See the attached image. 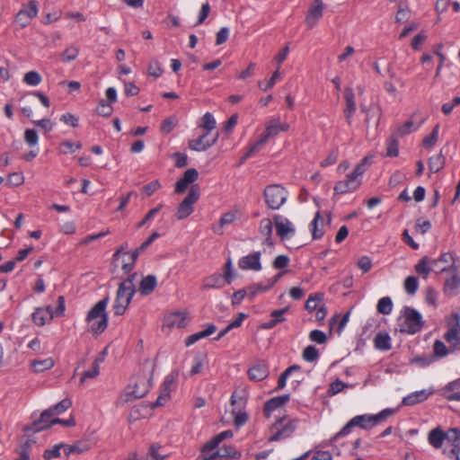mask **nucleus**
Wrapping results in <instances>:
<instances>
[{"mask_svg":"<svg viewBox=\"0 0 460 460\" xmlns=\"http://www.w3.org/2000/svg\"><path fill=\"white\" fill-rule=\"evenodd\" d=\"M60 121L73 128L78 127L79 118L70 112H66L60 117Z\"/></svg>","mask_w":460,"mask_h":460,"instance_id":"nucleus-63","label":"nucleus"},{"mask_svg":"<svg viewBox=\"0 0 460 460\" xmlns=\"http://www.w3.org/2000/svg\"><path fill=\"white\" fill-rule=\"evenodd\" d=\"M143 365H144V367H149L151 368L149 377L146 378V376H137L132 380L133 388H132V390L128 391V393H127V399H126L127 402L142 398L149 391V388L151 386V383L153 380V373L155 370V364L153 362H151L149 359H146Z\"/></svg>","mask_w":460,"mask_h":460,"instance_id":"nucleus-2","label":"nucleus"},{"mask_svg":"<svg viewBox=\"0 0 460 460\" xmlns=\"http://www.w3.org/2000/svg\"><path fill=\"white\" fill-rule=\"evenodd\" d=\"M429 169L431 172H438L446 164V158L442 152L431 156L428 162Z\"/></svg>","mask_w":460,"mask_h":460,"instance_id":"nucleus-30","label":"nucleus"},{"mask_svg":"<svg viewBox=\"0 0 460 460\" xmlns=\"http://www.w3.org/2000/svg\"><path fill=\"white\" fill-rule=\"evenodd\" d=\"M35 443L34 440L26 439L19 447V458L15 460H30V448Z\"/></svg>","mask_w":460,"mask_h":460,"instance_id":"nucleus-44","label":"nucleus"},{"mask_svg":"<svg viewBox=\"0 0 460 460\" xmlns=\"http://www.w3.org/2000/svg\"><path fill=\"white\" fill-rule=\"evenodd\" d=\"M24 177L21 172H13L8 175L6 184L11 187H17L23 183Z\"/></svg>","mask_w":460,"mask_h":460,"instance_id":"nucleus-59","label":"nucleus"},{"mask_svg":"<svg viewBox=\"0 0 460 460\" xmlns=\"http://www.w3.org/2000/svg\"><path fill=\"white\" fill-rule=\"evenodd\" d=\"M61 448H63V443L57 444L52 448L46 449L43 453V458L45 460H50L52 458L59 457Z\"/></svg>","mask_w":460,"mask_h":460,"instance_id":"nucleus-58","label":"nucleus"},{"mask_svg":"<svg viewBox=\"0 0 460 460\" xmlns=\"http://www.w3.org/2000/svg\"><path fill=\"white\" fill-rule=\"evenodd\" d=\"M79 54V48L76 46H70L66 48L61 54V60L65 63L75 60Z\"/></svg>","mask_w":460,"mask_h":460,"instance_id":"nucleus-41","label":"nucleus"},{"mask_svg":"<svg viewBox=\"0 0 460 460\" xmlns=\"http://www.w3.org/2000/svg\"><path fill=\"white\" fill-rule=\"evenodd\" d=\"M235 220V215L233 212H226L219 219V226L213 227L214 233L223 234V226L232 224Z\"/></svg>","mask_w":460,"mask_h":460,"instance_id":"nucleus-36","label":"nucleus"},{"mask_svg":"<svg viewBox=\"0 0 460 460\" xmlns=\"http://www.w3.org/2000/svg\"><path fill=\"white\" fill-rule=\"evenodd\" d=\"M208 134L205 133L197 139H190L188 142L189 148L194 151H205L210 146H214L218 138L219 134L217 133L216 136L211 140H206Z\"/></svg>","mask_w":460,"mask_h":460,"instance_id":"nucleus-16","label":"nucleus"},{"mask_svg":"<svg viewBox=\"0 0 460 460\" xmlns=\"http://www.w3.org/2000/svg\"><path fill=\"white\" fill-rule=\"evenodd\" d=\"M110 298L108 296L96 303L86 315V322L90 325L93 335L98 336L102 333L108 326V314L106 307Z\"/></svg>","mask_w":460,"mask_h":460,"instance_id":"nucleus-1","label":"nucleus"},{"mask_svg":"<svg viewBox=\"0 0 460 460\" xmlns=\"http://www.w3.org/2000/svg\"><path fill=\"white\" fill-rule=\"evenodd\" d=\"M60 147H61V152L63 154H68V153H73L75 151V149H76V150L81 149L82 144H81V142L73 143L71 141L66 140L60 144Z\"/></svg>","mask_w":460,"mask_h":460,"instance_id":"nucleus-60","label":"nucleus"},{"mask_svg":"<svg viewBox=\"0 0 460 460\" xmlns=\"http://www.w3.org/2000/svg\"><path fill=\"white\" fill-rule=\"evenodd\" d=\"M64 453L66 456H69L71 454H82L89 449V447L86 444L82 442H76L74 445H66L63 443Z\"/></svg>","mask_w":460,"mask_h":460,"instance_id":"nucleus-35","label":"nucleus"},{"mask_svg":"<svg viewBox=\"0 0 460 460\" xmlns=\"http://www.w3.org/2000/svg\"><path fill=\"white\" fill-rule=\"evenodd\" d=\"M447 439L452 442V447L460 451V429L457 428L450 429L447 432Z\"/></svg>","mask_w":460,"mask_h":460,"instance_id":"nucleus-49","label":"nucleus"},{"mask_svg":"<svg viewBox=\"0 0 460 460\" xmlns=\"http://www.w3.org/2000/svg\"><path fill=\"white\" fill-rule=\"evenodd\" d=\"M21 12H24L25 15L30 19H32L37 16L39 11V4L35 0H31L28 5H23L20 10Z\"/></svg>","mask_w":460,"mask_h":460,"instance_id":"nucleus-46","label":"nucleus"},{"mask_svg":"<svg viewBox=\"0 0 460 460\" xmlns=\"http://www.w3.org/2000/svg\"><path fill=\"white\" fill-rule=\"evenodd\" d=\"M277 234L284 239L288 234L295 232L294 227L291 226V223L288 218L283 217L280 215H275L273 217Z\"/></svg>","mask_w":460,"mask_h":460,"instance_id":"nucleus-17","label":"nucleus"},{"mask_svg":"<svg viewBox=\"0 0 460 460\" xmlns=\"http://www.w3.org/2000/svg\"><path fill=\"white\" fill-rule=\"evenodd\" d=\"M31 316L34 323L39 326H43L47 322H49L48 314L42 308H37Z\"/></svg>","mask_w":460,"mask_h":460,"instance_id":"nucleus-53","label":"nucleus"},{"mask_svg":"<svg viewBox=\"0 0 460 460\" xmlns=\"http://www.w3.org/2000/svg\"><path fill=\"white\" fill-rule=\"evenodd\" d=\"M240 457V451L235 450L232 446L224 445L222 447L218 448L217 452H213L206 460H215L217 458L238 459Z\"/></svg>","mask_w":460,"mask_h":460,"instance_id":"nucleus-20","label":"nucleus"},{"mask_svg":"<svg viewBox=\"0 0 460 460\" xmlns=\"http://www.w3.org/2000/svg\"><path fill=\"white\" fill-rule=\"evenodd\" d=\"M376 310L379 314H389L393 310V301L389 296H384L377 302Z\"/></svg>","mask_w":460,"mask_h":460,"instance_id":"nucleus-37","label":"nucleus"},{"mask_svg":"<svg viewBox=\"0 0 460 460\" xmlns=\"http://www.w3.org/2000/svg\"><path fill=\"white\" fill-rule=\"evenodd\" d=\"M363 417H354L352 418L336 435L333 437V439L336 440L341 437L347 436L351 432V429L356 427L357 424H359V421L362 420Z\"/></svg>","mask_w":460,"mask_h":460,"instance_id":"nucleus-38","label":"nucleus"},{"mask_svg":"<svg viewBox=\"0 0 460 460\" xmlns=\"http://www.w3.org/2000/svg\"><path fill=\"white\" fill-rule=\"evenodd\" d=\"M279 127V119H272L270 120L265 128V132L263 133L264 136H267V138L269 139L271 137H274L278 135L280 132Z\"/></svg>","mask_w":460,"mask_h":460,"instance_id":"nucleus-47","label":"nucleus"},{"mask_svg":"<svg viewBox=\"0 0 460 460\" xmlns=\"http://www.w3.org/2000/svg\"><path fill=\"white\" fill-rule=\"evenodd\" d=\"M287 190L280 184L266 186L263 191L265 203L270 209H279L288 199Z\"/></svg>","mask_w":460,"mask_h":460,"instance_id":"nucleus-3","label":"nucleus"},{"mask_svg":"<svg viewBox=\"0 0 460 460\" xmlns=\"http://www.w3.org/2000/svg\"><path fill=\"white\" fill-rule=\"evenodd\" d=\"M429 261L427 256L421 258L414 266L415 271L420 275L427 276L432 270V267L428 266Z\"/></svg>","mask_w":460,"mask_h":460,"instance_id":"nucleus-50","label":"nucleus"},{"mask_svg":"<svg viewBox=\"0 0 460 460\" xmlns=\"http://www.w3.org/2000/svg\"><path fill=\"white\" fill-rule=\"evenodd\" d=\"M158 237L159 234L157 232H154L139 247L129 252L131 260L137 261L138 256Z\"/></svg>","mask_w":460,"mask_h":460,"instance_id":"nucleus-32","label":"nucleus"},{"mask_svg":"<svg viewBox=\"0 0 460 460\" xmlns=\"http://www.w3.org/2000/svg\"><path fill=\"white\" fill-rule=\"evenodd\" d=\"M296 429V420H292L285 424L281 429H279L271 437H270V442H275L281 439L288 438L295 432Z\"/></svg>","mask_w":460,"mask_h":460,"instance_id":"nucleus-22","label":"nucleus"},{"mask_svg":"<svg viewBox=\"0 0 460 460\" xmlns=\"http://www.w3.org/2000/svg\"><path fill=\"white\" fill-rule=\"evenodd\" d=\"M323 4L322 0H314L308 11L305 21L310 28L314 27L317 21L323 16Z\"/></svg>","mask_w":460,"mask_h":460,"instance_id":"nucleus-21","label":"nucleus"},{"mask_svg":"<svg viewBox=\"0 0 460 460\" xmlns=\"http://www.w3.org/2000/svg\"><path fill=\"white\" fill-rule=\"evenodd\" d=\"M260 233L266 237L265 243L271 246L272 242V221L270 218H262L260 222Z\"/></svg>","mask_w":460,"mask_h":460,"instance_id":"nucleus-29","label":"nucleus"},{"mask_svg":"<svg viewBox=\"0 0 460 460\" xmlns=\"http://www.w3.org/2000/svg\"><path fill=\"white\" fill-rule=\"evenodd\" d=\"M72 406V402L68 398H65L57 404L49 407V409L51 411V413L54 415H58L66 411Z\"/></svg>","mask_w":460,"mask_h":460,"instance_id":"nucleus-39","label":"nucleus"},{"mask_svg":"<svg viewBox=\"0 0 460 460\" xmlns=\"http://www.w3.org/2000/svg\"><path fill=\"white\" fill-rule=\"evenodd\" d=\"M386 156L388 157H396L399 155V142L398 137L395 134H391V136L386 140Z\"/></svg>","mask_w":460,"mask_h":460,"instance_id":"nucleus-34","label":"nucleus"},{"mask_svg":"<svg viewBox=\"0 0 460 460\" xmlns=\"http://www.w3.org/2000/svg\"><path fill=\"white\" fill-rule=\"evenodd\" d=\"M361 185V181L358 179H354L349 174L347 175L345 180L338 181L334 188V194L341 195L349 192H353L359 188Z\"/></svg>","mask_w":460,"mask_h":460,"instance_id":"nucleus-14","label":"nucleus"},{"mask_svg":"<svg viewBox=\"0 0 460 460\" xmlns=\"http://www.w3.org/2000/svg\"><path fill=\"white\" fill-rule=\"evenodd\" d=\"M148 74L155 78L160 77L163 74L161 64L158 60H152L148 66Z\"/></svg>","mask_w":460,"mask_h":460,"instance_id":"nucleus-62","label":"nucleus"},{"mask_svg":"<svg viewBox=\"0 0 460 460\" xmlns=\"http://www.w3.org/2000/svg\"><path fill=\"white\" fill-rule=\"evenodd\" d=\"M455 323L450 324L448 331L445 333V340L451 344V351L460 349V315L453 314Z\"/></svg>","mask_w":460,"mask_h":460,"instance_id":"nucleus-10","label":"nucleus"},{"mask_svg":"<svg viewBox=\"0 0 460 460\" xmlns=\"http://www.w3.org/2000/svg\"><path fill=\"white\" fill-rule=\"evenodd\" d=\"M178 377V372L173 371L168 376H165L162 386L160 394L154 403V407L163 406L170 398L171 386L176 382Z\"/></svg>","mask_w":460,"mask_h":460,"instance_id":"nucleus-11","label":"nucleus"},{"mask_svg":"<svg viewBox=\"0 0 460 460\" xmlns=\"http://www.w3.org/2000/svg\"><path fill=\"white\" fill-rule=\"evenodd\" d=\"M157 281L154 275H147L140 281L138 291L142 296L150 295L156 288Z\"/></svg>","mask_w":460,"mask_h":460,"instance_id":"nucleus-24","label":"nucleus"},{"mask_svg":"<svg viewBox=\"0 0 460 460\" xmlns=\"http://www.w3.org/2000/svg\"><path fill=\"white\" fill-rule=\"evenodd\" d=\"M438 128L439 125H436L432 130V132L423 138L422 145L424 147H431L436 144L438 137Z\"/></svg>","mask_w":460,"mask_h":460,"instance_id":"nucleus-56","label":"nucleus"},{"mask_svg":"<svg viewBox=\"0 0 460 460\" xmlns=\"http://www.w3.org/2000/svg\"><path fill=\"white\" fill-rule=\"evenodd\" d=\"M202 128L208 134L211 130L216 128V119L210 112H206L202 117Z\"/></svg>","mask_w":460,"mask_h":460,"instance_id":"nucleus-55","label":"nucleus"},{"mask_svg":"<svg viewBox=\"0 0 460 460\" xmlns=\"http://www.w3.org/2000/svg\"><path fill=\"white\" fill-rule=\"evenodd\" d=\"M418 279L414 276H409L404 280V288L409 295H414L418 289Z\"/></svg>","mask_w":460,"mask_h":460,"instance_id":"nucleus-52","label":"nucleus"},{"mask_svg":"<svg viewBox=\"0 0 460 460\" xmlns=\"http://www.w3.org/2000/svg\"><path fill=\"white\" fill-rule=\"evenodd\" d=\"M413 130V121L408 119L404 124L398 126L392 134H395L397 137H402L410 134Z\"/></svg>","mask_w":460,"mask_h":460,"instance_id":"nucleus-45","label":"nucleus"},{"mask_svg":"<svg viewBox=\"0 0 460 460\" xmlns=\"http://www.w3.org/2000/svg\"><path fill=\"white\" fill-rule=\"evenodd\" d=\"M323 299V294L315 293L309 296L308 299L305 302V309L308 312H313L317 309V304Z\"/></svg>","mask_w":460,"mask_h":460,"instance_id":"nucleus-40","label":"nucleus"},{"mask_svg":"<svg viewBox=\"0 0 460 460\" xmlns=\"http://www.w3.org/2000/svg\"><path fill=\"white\" fill-rule=\"evenodd\" d=\"M55 362L52 358H47L44 359H34L31 362L32 370L35 373H40L45 370L53 367Z\"/></svg>","mask_w":460,"mask_h":460,"instance_id":"nucleus-33","label":"nucleus"},{"mask_svg":"<svg viewBox=\"0 0 460 460\" xmlns=\"http://www.w3.org/2000/svg\"><path fill=\"white\" fill-rule=\"evenodd\" d=\"M290 399L289 394H283L279 396H276L268 400L263 407L264 414L267 418L270 417V414L273 411L286 404Z\"/></svg>","mask_w":460,"mask_h":460,"instance_id":"nucleus-19","label":"nucleus"},{"mask_svg":"<svg viewBox=\"0 0 460 460\" xmlns=\"http://www.w3.org/2000/svg\"><path fill=\"white\" fill-rule=\"evenodd\" d=\"M96 113L102 117H110L113 111L111 104L107 103L105 100H101L95 110Z\"/></svg>","mask_w":460,"mask_h":460,"instance_id":"nucleus-51","label":"nucleus"},{"mask_svg":"<svg viewBox=\"0 0 460 460\" xmlns=\"http://www.w3.org/2000/svg\"><path fill=\"white\" fill-rule=\"evenodd\" d=\"M344 99L346 107L344 109V116L348 125H351L352 116L356 111L355 93L352 87L348 86L344 89Z\"/></svg>","mask_w":460,"mask_h":460,"instance_id":"nucleus-15","label":"nucleus"},{"mask_svg":"<svg viewBox=\"0 0 460 460\" xmlns=\"http://www.w3.org/2000/svg\"><path fill=\"white\" fill-rule=\"evenodd\" d=\"M261 252H254L243 256L238 261V267L243 270L259 271L261 270Z\"/></svg>","mask_w":460,"mask_h":460,"instance_id":"nucleus-13","label":"nucleus"},{"mask_svg":"<svg viewBox=\"0 0 460 460\" xmlns=\"http://www.w3.org/2000/svg\"><path fill=\"white\" fill-rule=\"evenodd\" d=\"M323 219L321 216V213L318 211L316 212L313 221L311 222V231H312V237L314 240L320 239L323 235V227H319V224L323 226Z\"/></svg>","mask_w":460,"mask_h":460,"instance_id":"nucleus-31","label":"nucleus"},{"mask_svg":"<svg viewBox=\"0 0 460 460\" xmlns=\"http://www.w3.org/2000/svg\"><path fill=\"white\" fill-rule=\"evenodd\" d=\"M338 157H339V150L336 147V148H333L332 150H331L329 155H327V157L321 162V166L326 167V166L334 164L337 162Z\"/></svg>","mask_w":460,"mask_h":460,"instance_id":"nucleus-61","label":"nucleus"},{"mask_svg":"<svg viewBox=\"0 0 460 460\" xmlns=\"http://www.w3.org/2000/svg\"><path fill=\"white\" fill-rule=\"evenodd\" d=\"M432 391L420 390L413 392L402 398V404L405 406H413L417 403L426 401L431 394Z\"/></svg>","mask_w":460,"mask_h":460,"instance_id":"nucleus-23","label":"nucleus"},{"mask_svg":"<svg viewBox=\"0 0 460 460\" xmlns=\"http://www.w3.org/2000/svg\"><path fill=\"white\" fill-rule=\"evenodd\" d=\"M251 381L259 382L266 379L270 375L269 365L265 360H256L247 370Z\"/></svg>","mask_w":460,"mask_h":460,"instance_id":"nucleus-12","label":"nucleus"},{"mask_svg":"<svg viewBox=\"0 0 460 460\" xmlns=\"http://www.w3.org/2000/svg\"><path fill=\"white\" fill-rule=\"evenodd\" d=\"M360 110L362 112L366 113L365 124L367 128H368L372 119H376V126L379 124L382 110L378 104L371 103L368 107L362 104L360 105Z\"/></svg>","mask_w":460,"mask_h":460,"instance_id":"nucleus-18","label":"nucleus"},{"mask_svg":"<svg viewBox=\"0 0 460 460\" xmlns=\"http://www.w3.org/2000/svg\"><path fill=\"white\" fill-rule=\"evenodd\" d=\"M226 283V282L225 280V278L221 274L216 273L204 279L201 288H221L225 286Z\"/></svg>","mask_w":460,"mask_h":460,"instance_id":"nucleus-25","label":"nucleus"},{"mask_svg":"<svg viewBox=\"0 0 460 460\" xmlns=\"http://www.w3.org/2000/svg\"><path fill=\"white\" fill-rule=\"evenodd\" d=\"M395 412L394 409L386 408L381 411L379 413L376 415H358L357 417H363L362 420L359 421V424L356 426L363 429H369L372 427L376 426L377 423L386 420L388 417L394 415Z\"/></svg>","mask_w":460,"mask_h":460,"instance_id":"nucleus-9","label":"nucleus"},{"mask_svg":"<svg viewBox=\"0 0 460 460\" xmlns=\"http://www.w3.org/2000/svg\"><path fill=\"white\" fill-rule=\"evenodd\" d=\"M53 414L49 409L44 410L40 418L31 424L25 425L22 429L24 432H40L45 429H49L51 426L56 423L53 421Z\"/></svg>","mask_w":460,"mask_h":460,"instance_id":"nucleus-8","label":"nucleus"},{"mask_svg":"<svg viewBox=\"0 0 460 460\" xmlns=\"http://www.w3.org/2000/svg\"><path fill=\"white\" fill-rule=\"evenodd\" d=\"M319 358V351L314 346H307L303 351V358L307 362H314Z\"/></svg>","mask_w":460,"mask_h":460,"instance_id":"nucleus-57","label":"nucleus"},{"mask_svg":"<svg viewBox=\"0 0 460 460\" xmlns=\"http://www.w3.org/2000/svg\"><path fill=\"white\" fill-rule=\"evenodd\" d=\"M375 347L379 350L391 349V338L385 332H378L374 339Z\"/></svg>","mask_w":460,"mask_h":460,"instance_id":"nucleus-28","label":"nucleus"},{"mask_svg":"<svg viewBox=\"0 0 460 460\" xmlns=\"http://www.w3.org/2000/svg\"><path fill=\"white\" fill-rule=\"evenodd\" d=\"M446 438H447V434L439 428L432 429L429 434V442L435 448H440Z\"/></svg>","mask_w":460,"mask_h":460,"instance_id":"nucleus-27","label":"nucleus"},{"mask_svg":"<svg viewBox=\"0 0 460 460\" xmlns=\"http://www.w3.org/2000/svg\"><path fill=\"white\" fill-rule=\"evenodd\" d=\"M126 284H119L117 294H116V299L113 305V310L114 314L116 315H123L129 305L133 296L136 293V290H131L129 288H125Z\"/></svg>","mask_w":460,"mask_h":460,"instance_id":"nucleus-6","label":"nucleus"},{"mask_svg":"<svg viewBox=\"0 0 460 460\" xmlns=\"http://www.w3.org/2000/svg\"><path fill=\"white\" fill-rule=\"evenodd\" d=\"M402 312L404 322L400 331L410 334H415L420 332L424 325L421 314L410 306H405Z\"/></svg>","mask_w":460,"mask_h":460,"instance_id":"nucleus-5","label":"nucleus"},{"mask_svg":"<svg viewBox=\"0 0 460 460\" xmlns=\"http://www.w3.org/2000/svg\"><path fill=\"white\" fill-rule=\"evenodd\" d=\"M433 357L443 358L446 357L449 351H451V349H447L443 341L436 340L433 345Z\"/></svg>","mask_w":460,"mask_h":460,"instance_id":"nucleus-48","label":"nucleus"},{"mask_svg":"<svg viewBox=\"0 0 460 460\" xmlns=\"http://www.w3.org/2000/svg\"><path fill=\"white\" fill-rule=\"evenodd\" d=\"M24 140L30 146H36L39 141V137L36 130L26 129L24 132Z\"/></svg>","mask_w":460,"mask_h":460,"instance_id":"nucleus-64","label":"nucleus"},{"mask_svg":"<svg viewBox=\"0 0 460 460\" xmlns=\"http://www.w3.org/2000/svg\"><path fill=\"white\" fill-rule=\"evenodd\" d=\"M199 186L198 184L191 185L189 193L178 206L176 212L177 219H185L194 211L193 205L199 200Z\"/></svg>","mask_w":460,"mask_h":460,"instance_id":"nucleus-4","label":"nucleus"},{"mask_svg":"<svg viewBox=\"0 0 460 460\" xmlns=\"http://www.w3.org/2000/svg\"><path fill=\"white\" fill-rule=\"evenodd\" d=\"M177 123L178 119L175 116H171L165 119L160 126L161 133L164 135L171 133L173 130L174 127L177 125Z\"/></svg>","mask_w":460,"mask_h":460,"instance_id":"nucleus-42","label":"nucleus"},{"mask_svg":"<svg viewBox=\"0 0 460 460\" xmlns=\"http://www.w3.org/2000/svg\"><path fill=\"white\" fill-rule=\"evenodd\" d=\"M187 314L182 312H174L166 317V323L169 327L184 328Z\"/></svg>","mask_w":460,"mask_h":460,"instance_id":"nucleus-26","label":"nucleus"},{"mask_svg":"<svg viewBox=\"0 0 460 460\" xmlns=\"http://www.w3.org/2000/svg\"><path fill=\"white\" fill-rule=\"evenodd\" d=\"M41 81L42 77L37 71H29L23 76V82L31 86H37Z\"/></svg>","mask_w":460,"mask_h":460,"instance_id":"nucleus-43","label":"nucleus"},{"mask_svg":"<svg viewBox=\"0 0 460 460\" xmlns=\"http://www.w3.org/2000/svg\"><path fill=\"white\" fill-rule=\"evenodd\" d=\"M269 289L270 288H268V286H262L261 284H252L246 288L247 296L249 300L252 301L259 293L265 292Z\"/></svg>","mask_w":460,"mask_h":460,"instance_id":"nucleus-54","label":"nucleus"},{"mask_svg":"<svg viewBox=\"0 0 460 460\" xmlns=\"http://www.w3.org/2000/svg\"><path fill=\"white\" fill-rule=\"evenodd\" d=\"M440 271H450L453 273L452 277L446 279L445 281L444 292L448 296H456L457 293V288L460 286V265L453 263V265H451L449 268H441Z\"/></svg>","mask_w":460,"mask_h":460,"instance_id":"nucleus-7","label":"nucleus"}]
</instances>
